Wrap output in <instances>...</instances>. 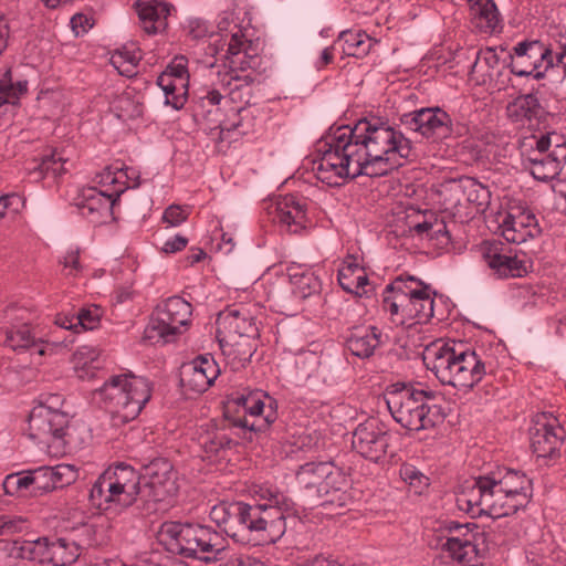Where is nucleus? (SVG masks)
Returning <instances> with one entry per match:
<instances>
[{
	"instance_id": "c9c22d12",
	"label": "nucleus",
	"mask_w": 566,
	"mask_h": 566,
	"mask_svg": "<svg viewBox=\"0 0 566 566\" xmlns=\"http://www.w3.org/2000/svg\"><path fill=\"white\" fill-rule=\"evenodd\" d=\"M542 113L538 98L533 94L520 95L506 106L507 118L520 127L532 126Z\"/></svg>"
},
{
	"instance_id": "f704fd0d",
	"label": "nucleus",
	"mask_w": 566,
	"mask_h": 566,
	"mask_svg": "<svg viewBox=\"0 0 566 566\" xmlns=\"http://www.w3.org/2000/svg\"><path fill=\"white\" fill-rule=\"evenodd\" d=\"M286 274L291 291L295 297L304 300L318 293L321 290V281L311 268L292 264L287 266Z\"/></svg>"
},
{
	"instance_id": "4c0bfd02",
	"label": "nucleus",
	"mask_w": 566,
	"mask_h": 566,
	"mask_svg": "<svg viewBox=\"0 0 566 566\" xmlns=\"http://www.w3.org/2000/svg\"><path fill=\"white\" fill-rule=\"evenodd\" d=\"M87 427L84 423L70 422L67 419L66 426L55 436V444L52 450L53 455L63 454L66 451H76L81 449L88 437Z\"/></svg>"
},
{
	"instance_id": "20e7f679",
	"label": "nucleus",
	"mask_w": 566,
	"mask_h": 566,
	"mask_svg": "<svg viewBox=\"0 0 566 566\" xmlns=\"http://www.w3.org/2000/svg\"><path fill=\"white\" fill-rule=\"evenodd\" d=\"M532 497V481L521 471L497 468L468 482L455 496L458 509L472 517L500 518L524 509Z\"/></svg>"
},
{
	"instance_id": "a211bd4d",
	"label": "nucleus",
	"mask_w": 566,
	"mask_h": 566,
	"mask_svg": "<svg viewBox=\"0 0 566 566\" xmlns=\"http://www.w3.org/2000/svg\"><path fill=\"white\" fill-rule=\"evenodd\" d=\"M511 72L517 76L539 80L555 65L552 50L539 41L521 42L511 56Z\"/></svg>"
},
{
	"instance_id": "de8ad7c7",
	"label": "nucleus",
	"mask_w": 566,
	"mask_h": 566,
	"mask_svg": "<svg viewBox=\"0 0 566 566\" xmlns=\"http://www.w3.org/2000/svg\"><path fill=\"white\" fill-rule=\"evenodd\" d=\"M463 193L478 211H484L490 203L491 193L489 189L475 179H465L462 184Z\"/></svg>"
},
{
	"instance_id": "4d7b16f0",
	"label": "nucleus",
	"mask_w": 566,
	"mask_h": 566,
	"mask_svg": "<svg viewBox=\"0 0 566 566\" xmlns=\"http://www.w3.org/2000/svg\"><path fill=\"white\" fill-rule=\"evenodd\" d=\"M24 526V520L14 515H0V536H9L21 532Z\"/></svg>"
},
{
	"instance_id": "aec40b11",
	"label": "nucleus",
	"mask_w": 566,
	"mask_h": 566,
	"mask_svg": "<svg viewBox=\"0 0 566 566\" xmlns=\"http://www.w3.org/2000/svg\"><path fill=\"white\" fill-rule=\"evenodd\" d=\"M66 422V413L45 405L35 406L29 416V437L38 444L45 447L48 453L52 454L55 436L60 434Z\"/></svg>"
},
{
	"instance_id": "423d86ee",
	"label": "nucleus",
	"mask_w": 566,
	"mask_h": 566,
	"mask_svg": "<svg viewBox=\"0 0 566 566\" xmlns=\"http://www.w3.org/2000/svg\"><path fill=\"white\" fill-rule=\"evenodd\" d=\"M429 548L441 557L463 566H480L486 552L484 532L475 524H459L455 521H431L424 530Z\"/></svg>"
},
{
	"instance_id": "9d476101",
	"label": "nucleus",
	"mask_w": 566,
	"mask_h": 566,
	"mask_svg": "<svg viewBox=\"0 0 566 566\" xmlns=\"http://www.w3.org/2000/svg\"><path fill=\"white\" fill-rule=\"evenodd\" d=\"M281 525L277 511L239 501L230 502L222 530L237 543L256 546L277 542Z\"/></svg>"
},
{
	"instance_id": "f8f14e48",
	"label": "nucleus",
	"mask_w": 566,
	"mask_h": 566,
	"mask_svg": "<svg viewBox=\"0 0 566 566\" xmlns=\"http://www.w3.org/2000/svg\"><path fill=\"white\" fill-rule=\"evenodd\" d=\"M95 397L115 421L125 423L134 420L151 398L150 382L133 374L111 376Z\"/></svg>"
},
{
	"instance_id": "6e6d98bb",
	"label": "nucleus",
	"mask_w": 566,
	"mask_h": 566,
	"mask_svg": "<svg viewBox=\"0 0 566 566\" xmlns=\"http://www.w3.org/2000/svg\"><path fill=\"white\" fill-rule=\"evenodd\" d=\"M64 164L65 160L63 157L56 151H53L42 157L36 169L40 175H48L51 172L52 175L57 176L65 171Z\"/></svg>"
},
{
	"instance_id": "c03bdc74",
	"label": "nucleus",
	"mask_w": 566,
	"mask_h": 566,
	"mask_svg": "<svg viewBox=\"0 0 566 566\" xmlns=\"http://www.w3.org/2000/svg\"><path fill=\"white\" fill-rule=\"evenodd\" d=\"M80 546L67 538H52L50 564L66 566L73 564L80 556Z\"/></svg>"
},
{
	"instance_id": "b1692460",
	"label": "nucleus",
	"mask_w": 566,
	"mask_h": 566,
	"mask_svg": "<svg viewBox=\"0 0 566 566\" xmlns=\"http://www.w3.org/2000/svg\"><path fill=\"white\" fill-rule=\"evenodd\" d=\"M502 235L507 242L521 244L541 233L536 216L528 209H515L503 219Z\"/></svg>"
},
{
	"instance_id": "864d4df0",
	"label": "nucleus",
	"mask_w": 566,
	"mask_h": 566,
	"mask_svg": "<svg viewBox=\"0 0 566 566\" xmlns=\"http://www.w3.org/2000/svg\"><path fill=\"white\" fill-rule=\"evenodd\" d=\"M49 473L54 484V490L69 485L77 479V471L72 464L61 463L49 467Z\"/></svg>"
},
{
	"instance_id": "5fc2aeb1",
	"label": "nucleus",
	"mask_w": 566,
	"mask_h": 566,
	"mask_svg": "<svg viewBox=\"0 0 566 566\" xmlns=\"http://www.w3.org/2000/svg\"><path fill=\"white\" fill-rule=\"evenodd\" d=\"M77 324L80 331L82 329H95L103 316V310L97 305H87L81 308L77 313Z\"/></svg>"
},
{
	"instance_id": "774afa93",
	"label": "nucleus",
	"mask_w": 566,
	"mask_h": 566,
	"mask_svg": "<svg viewBox=\"0 0 566 566\" xmlns=\"http://www.w3.org/2000/svg\"><path fill=\"white\" fill-rule=\"evenodd\" d=\"M71 27L77 35L85 33L92 27L91 19L81 13L74 14L71 19Z\"/></svg>"
},
{
	"instance_id": "37998d69",
	"label": "nucleus",
	"mask_w": 566,
	"mask_h": 566,
	"mask_svg": "<svg viewBox=\"0 0 566 566\" xmlns=\"http://www.w3.org/2000/svg\"><path fill=\"white\" fill-rule=\"evenodd\" d=\"M140 57V51L134 45H130L116 50L111 55L109 61L118 74L126 77H132L137 73L136 69Z\"/></svg>"
},
{
	"instance_id": "9b49d317",
	"label": "nucleus",
	"mask_w": 566,
	"mask_h": 566,
	"mask_svg": "<svg viewBox=\"0 0 566 566\" xmlns=\"http://www.w3.org/2000/svg\"><path fill=\"white\" fill-rule=\"evenodd\" d=\"M160 539L169 552L206 563L221 559L226 549L223 536L201 524L166 522Z\"/></svg>"
},
{
	"instance_id": "cd10ccee",
	"label": "nucleus",
	"mask_w": 566,
	"mask_h": 566,
	"mask_svg": "<svg viewBox=\"0 0 566 566\" xmlns=\"http://www.w3.org/2000/svg\"><path fill=\"white\" fill-rule=\"evenodd\" d=\"M140 25L147 34H157L167 28V19L175 8L164 0H137Z\"/></svg>"
},
{
	"instance_id": "680f3d73",
	"label": "nucleus",
	"mask_w": 566,
	"mask_h": 566,
	"mask_svg": "<svg viewBox=\"0 0 566 566\" xmlns=\"http://www.w3.org/2000/svg\"><path fill=\"white\" fill-rule=\"evenodd\" d=\"M1 206L3 207V217L7 211L18 212L23 207V201L19 195H0Z\"/></svg>"
},
{
	"instance_id": "c756f323",
	"label": "nucleus",
	"mask_w": 566,
	"mask_h": 566,
	"mask_svg": "<svg viewBox=\"0 0 566 566\" xmlns=\"http://www.w3.org/2000/svg\"><path fill=\"white\" fill-rule=\"evenodd\" d=\"M349 481L347 476L333 464L331 474L325 476L318 488L317 495L323 500L322 505L345 506L352 496L348 492Z\"/></svg>"
},
{
	"instance_id": "7c9ffc66",
	"label": "nucleus",
	"mask_w": 566,
	"mask_h": 566,
	"mask_svg": "<svg viewBox=\"0 0 566 566\" xmlns=\"http://www.w3.org/2000/svg\"><path fill=\"white\" fill-rule=\"evenodd\" d=\"M254 492L260 497V500L264 502L251 504V506H260L266 511H277L280 521L282 523L281 526H283V530L281 531L282 537L286 532V520L289 517L294 516V503L290 497H287L284 493L280 492L277 488L273 485H258Z\"/></svg>"
},
{
	"instance_id": "0e129e2a",
	"label": "nucleus",
	"mask_w": 566,
	"mask_h": 566,
	"mask_svg": "<svg viewBox=\"0 0 566 566\" xmlns=\"http://www.w3.org/2000/svg\"><path fill=\"white\" fill-rule=\"evenodd\" d=\"M188 243V239L180 234L175 235L174 238L168 239L164 245L163 251L165 253H176L186 248Z\"/></svg>"
},
{
	"instance_id": "4be33fe9",
	"label": "nucleus",
	"mask_w": 566,
	"mask_h": 566,
	"mask_svg": "<svg viewBox=\"0 0 566 566\" xmlns=\"http://www.w3.org/2000/svg\"><path fill=\"white\" fill-rule=\"evenodd\" d=\"M390 436L382 423L370 418L359 423L353 432V449L367 460L378 462L387 452Z\"/></svg>"
},
{
	"instance_id": "3c124183",
	"label": "nucleus",
	"mask_w": 566,
	"mask_h": 566,
	"mask_svg": "<svg viewBox=\"0 0 566 566\" xmlns=\"http://www.w3.org/2000/svg\"><path fill=\"white\" fill-rule=\"evenodd\" d=\"M399 475L416 494H421L430 485V479L410 463H403L400 465Z\"/></svg>"
},
{
	"instance_id": "49530a36",
	"label": "nucleus",
	"mask_w": 566,
	"mask_h": 566,
	"mask_svg": "<svg viewBox=\"0 0 566 566\" xmlns=\"http://www.w3.org/2000/svg\"><path fill=\"white\" fill-rule=\"evenodd\" d=\"M111 108L115 112L118 118L124 120L139 117L143 114L142 104L134 99L133 92L129 90H126L116 96L111 102Z\"/></svg>"
},
{
	"instance_id": "bb28decb",
	"label": "nucleus",
	"mask_w": 566,
	"mask_h": 566,
	"mask_svg": "<svg viewBox=\"0 0 566 566\" xmlns=\"http://www.w3.org/2000/svg\"><path fill=\"white\" fill-rule=\"evenodd\" d=\"M219 332L237 335L239 338H254L259 328L254 317L247 306H231L220 312L217 318Z\"/></svg>"
},
{
	"instance_id": "79ce46f5",
	"label": "nucleus",
	"mask_w": 566,
	"mask_h": 566,
	"mask_svg": "<svg viewBox=\"0 0 566 566\" xmlns=\"http://www.w3.org/2000/svg\"><path fill=\"white\" fill-rule=\"evenodd\" d=\"M333 470L332 462H308L303 464L296 472V480L305 489H316L321 486L325 476Z\"/></svg>"
},
{
	"instance_id": "ddd939ff",
	"label": "nucleus",
	"mask_w": 566,
	"mask_h": 566,
	"mask_svg": "<svg viewBox=\"0 0 566 566\" xmlns=\"http://www.w3.org/2000/svg\"><path fill=\"white\" fill-rule=\"evenodd\" d=\"M523 166L539 181L556 178L566 165V139L557 132L533 135L522 145Z\"/></svg>"
},
{
	"instance_id": "09e8293b",
	"label": "nucleus",
	"mask_w": 566,
	"mask_h": 566,
	"mask_svg": "<svg viewBox=\"0 0 566 566\" xmlns=\"http://www.w3.org/2000/svg\"><path fill=\"white\" fill-rule=\"evenodd\" d=\"M3 491L8 495H29L31 496V474L30 470L11 473L6 476L2 483Z\"/></svg>"
},
{
	"instance_id": "8fccbe9b",
	"label": "nucleus",
	"mask_w": 566,
	"mask_h": 566,
	"mask_svg": "<svg viewBox=\"0 0 566 566\" xmlns=\"http://www.w3.org/2000/svg\"><path fill=\"white\" fill-rule=\"evenodd\" d=\"M252 338H239L228 347L223 348V353L232 358L234 366H244L250 361L255 352V344Z\"/></svg>"
},
{
	"instance_id": "5701e85b",
	"label": "nucleus",
	"mask_w": 566,
	"mask_h": 566,
	"mask_svg": "<svg viewBox=\"0 0 566 566\" xmlns=\"http://www.w3.org/2000/svg\"><path fill=\"white\" fill-rule=\"evenodd\" d=\"M189 75L187 59L176 56L167 69L158 76L157 84L165 94V105L181 109L187 101Z\"/></svg>"
},
{
	"instance_id": "2eb2a0df",
	"label": "nucleus",
	"mask_w": 566,
	"mask_h": 566,
	"mask_svg": "<svg viewBox=\"0 0 566 566\" xmlns=\"http://www.w3.org/2000/svg\"><path fill=\"white\" fill-rule=\"evenodd\" d=\"M30 313L27 308L17 305L8 306L4 311L6 345L13 350L33 349L39 357L51 356L62 347L65 340L36 339L30 325Z\"/></svg>"
},
{
	"instance_id": "e433bc0d",
	"label": "nucleus",
	"mask_w": 566,
	"mask_h": 566,
	"mask_svg": "<svg viewBox=\"0 0 566 566\" xmlns=\"http://www.w3.org/2000/svg\"><path fill=\"white\" fill-rule=\"evenodd\" d=\"M381 332L376 326L356 328L347 339L348 350L360 358L370 357L381 343Z\"/></svg>"
},
{
	"instance_id": "58836bf2",
	"label": "nucleus",
	"mask_w": 566,
	"mask_h": 566,
	"mask_svg": "<svg viewBox=\"0 0 566 566\" xmlns=\"http://www.w3.org/2000/svg\"><path fill=\"white\" fill-rule=\"evenodd\" d=\"M335 42L344 55L355 57L367 55L373 45V39L361 30L342 31Z\"/></svg>"
},
{
	"instance_id": "412c9836",
	"label": "nucleus",
	"mask_w": 566,
	"mask_h": 566,
	"mask_svg": "<svg viewBox=\"0 0 566 566\" xmlns=\"http://www.w3.org/2000/svg\"><path fill=\"white\" fill-rule=\"evenodd\" d=\"M402 124L432 142L448 138L452 133L450 115L440 107H423L403 114Z\"/></svg>"
},
{
	"instance_id": "1a4fd4ad",
	"label": "nucleus",
	"mask_w": 566,
	"mask_h": 566,
	"mask_svg": "<svg viewBox=\"0 0 566 566\" xmlns=\"http://www.w3.org/2000/svg\"><path fill=\"white\" fill-rule=\"evenodd\" d=\"M432 289L413 276H398L382 293V308L396 326L427 323L434 311Z\"/></svg>"
},
{
	"instance_id": "f3484780",
	"label": "nucleus",
	"mask_w": 566,
	"mask_h": 566,
	"mask_svg": "<svg viewBox=\"0 0 566 566\" xmlns=\"http://www.w3.org/2000/svg\"><path fill=\"white\" fill-rule=\"evenodd\" d=\"M481 254L499 277H522L532 269V261L524 252L513 250L502 242H484Z\"/></svg>"
},
{
	"instance_id": "f03ea898",
	"label": "nucleus",
	"mask_w": 566,
	"mask_h": 566,
	"mask_svg": "<svg viewBox=\"0 0 566 566\" xmlns=\"http://www.w3.org/2000/svg\"><path fill=\"white\" fill-rule=\"evenodd\" d=\"M208 50L223 70L217 73L219 88L200 96L202 106H226L237 98V92L249 87L265 71L260 39H251L247 29L226 19L218 23V33L211 35Z\"/></svg>"
},
{
	"instance_id": "dca6fc26",
	"label": "nucleus",
	"mask_w": 566,
	"mask_h": 566,
	"mask_svg": "<svg viewBox=\"0 0 566 566\" xmlns=\"http://www.w3.org/2000/svg\"><path fill=\"white\" fill-rule=\"evenodd\" d=\"M237 407L233 426L250 431H264L277 418V403L262 390H243L232 398Z\"/></svg>"
},
{
	"instance_id": "69168bd1",
	"label": "nucleus",
	"mask_w": 566,
	"mask_h": 566,
	"mask_svg": "<svg viewBox=\"0 0 566 566\" xmlns=\"http://www.w3.org/2000/svg\"><path fill=\"white\" fill-rule=\"evenodd\" d=\"M76 322H77L76 314H72V315L60 314L55 318V325L57 327L78 333L80 328H78V324Z\"/></svg>"
},
{
	"instance_id": "c85d7f7f",
	"label": "nucleus",
	"mask_w": 566,
	"mask_h": 566,
	"mask_svg": "<svg viewBox=\"0 0 566 566\" xmlns=\"http://www.w3.org/2000/svg\"><path fill=\"white\" fill-rule=\"evenodd\" d=\"M337 279L344 291L359 297L367 295L371 290L366 270L353 255H348L344 259L338 269Z\"/></svg>"
},
{
	"instance_id": "13d9d810",
	"label": "nucleus",
	"mask_w": 566,
	"mask_h": 566,
	"mask_svg": "<svg viewBox=\"0 0 566 566\" xmlns=\"http://www.w3.org/2000/svg\"><path fill=\"white\" fill-rule=\"evenodd\" d=\"M188 211L179 206H169L163 214V220L170 227H178L188 218Z\"/></svg>"
},
{
	"instance_id": "7ed1b4c3",
	"label": "nucleus",
	"mask_w": 566,
	"mask_h": 566,
	"mask_svg": "<svg viewBox=\"0 0 566 566\" xmlns=\"http://www.w3.org/2000/svg\"><path fill=\"white\" fill-rule=\"evenodd\" d=\"M177 493L172 465L163 459L146 467L145 484L140 474L129 464L116 463L107 468L90 491L92 505L101 511L120 512L134 504L142 494L147 501L165 502Z\"/></svg>"
},
{
	"instance_id": "052dcab7",
	"label": "nucleus",
	"mask_w": 566,
	"mask_h": 566,
	"mask_svg": "<svg viewBox=\"0 0 566 566\" xmlns=\"http://www.w3.org/2000/svg\"><path fill=\"white\" fill-rule=\"evenodd\" d=\"M231 111V116L232 118H226L223 120H220L219 123V127L221 129L222 133L224 132H234V130H239V133H244L243 130H240V123L235 120V117H238L241 112H243L244 109L242 107H231L230 108Z\"/></svg>"
},
{
	"instance_id": "393cba45",
	"label": "nucleus",
	"mask_w": 566,
	"mask_h": 566,
	"mask_svg": "<svg viewBox=\"0 0 566 566\" xmlns=\"http://www.w3.org/2000/svg\"><path fill=\"white\" fill-rule=\"evenodd\" d=\"M219 374L220 368L211 356H199L182 366L181 382L195 392H203L213 384Z\"/></svg>"
},
{
	"instance_id": "bf43d9fd",
	"label": "nucleus",
	"mask_w": 566,
	"mask_h": 566,
	"mask_svg": "<svg viewBox=\"0 0 566 566\" xmlns=\"http://www.w3.org/2000/svg\"><path fill=\"white\" fill-rule=\"evenodd\" d=\"M64 270L66 271L67 275H76L80 270V261H78V251L77 250H70L65 253L62 260Z\"/></svg>"
},
{
	"instance_id": "f257e3e1",
	"label": "nucleus",
	"mask_w": 566,
	"mask_h": 566,
	"mask_svg": "<svg viewBox=\"0 0 566 566\" xmlns=\"http://www.w3.org/2000/svg\"><path fill=\"white\" fill-rule=\"evenodd\" d=\"M415 157L412 143L388 120L364 118L322 137L312 155L315 177L332 187L360 175L384 176Z\"/></svg>"
},
{
	"instance_id": "4468645a",
	"label": "nucleus",
	"mask_w": 566,
	"mask_h": 566,
	"mask_svg": "<svg viewBox=\"0 0 566 566\" xmlns=\"http://www.w3.org/2000/svg\"><path fill=\"white\" fill-rule=\"evenodd\" d=\"M192 306L180 296H171L155 308L144 331V338L150 343L175 342L190 325Z\"/></svg>"
},
{
	"instance_id": "473e14b6",
	"label": "nucleus",
	"mask_w": 566,
	"mask_h": 566,
	"mask_svg": "<svg viewBox=\"0 0 566 566\" xmlns=\"http://www.w3.org/2000/svg\"><path fill=\"white\" fill-rule=\"evenodd\" d=\"M103 364L102 352L94 346H80L71 357L73 374L81 380L93 379L102 369Z\"/></svg>"
},
{
	"instance_id": "e2e57ef3",
	"label": "nucleus",
	"mask_w": 566,
	"mask_h": 566,
	"mask_svg": "<svg viewBox=\"0 0 566 566\" xmlns=\"http://www.w3.org/2000/svg\"><path fill=\"white\" fill-rule=\"evenodd\" d=\"M230 502H220L213 505L210 510L209 516L219 527L223 528L227 512L229 510Z\"/></svg>"
},
{
	"instance_id": "603ef678",
	"label": "nucleus",
	"mask_w": 566,
	"mask_h": 566,
	"mask_svg": "<svg viewBox=\"0 0 566 566\" xmlns=\"http://www.w3.org/2000/svg\"><path fill=\"white\" fill-rule=\"evenodd\" d=\"M31 496H42L54 491V484L49 473V467H39L30 470Z\"/></svg>"
},
{
	"instance_id": "6ab92c4d",
	"label": "nucleus",
	"mask_w": 566,
	"mask_h": 566,
	"mask_svg": "<svg viewBox=\"0 0 566 566\" xmlns=\"http://www.w3.org/2000/svg\"><path fill=\"white\" fill-rule=\"evenodd\" d=\"M530 440L533 452L538 458L554 459L559 454L564 440V429L551 412L534 416L530 428Z\"/></svg>"
},
{
	"instance_id": "39448f33",
	"label": "nucleus",
	"mask_w": 566,
	"mask_h": 566,
	"mask_svg": "<svg viewBox=\"0 0 566 566\" xmlns=\"http://www.w3.org/2000/svg\"><path fill=\"white\" fill-rule=\"evenodd\" d=\"M426 367L442 385L468 392L485 376L493 374L495 365L482 349L459 344L434 343L426 347L422 356Z\"/></svg>"
},
{
	"instance_id": "2f4dec72",
	"label": "nucleus",
	"mask_w": 566,
	"mask_h": 566,
	"mask_svg": "<svg viewBox=\"0 0 566 566\" xmlns=\"http://www.w3.org/2000/svg\"><path fill=\"white\" fill-rule=\"evenodd\" d=\"M406 226L421 238L437 240L439 244H447L450 240L446 224L441 221L430 222L426 213L410 206L405 210Z\"/></svg>"
},
{
	"instance_id": "a19ab883",
	"label": "nucleus",
	"mask_w": 566,
	"mask_h": 566,
	"mask_svg": "<svg viewBox=\"0 0 566 566\" xmlns=\"http://www.w3.org/2000/svg\"><path fill=\"white\" fill-rule=\"evenodd\" d=\"M230 442L224 431L213 427L201 430L198 434V446L203 452L202 458L209 461H213V458L218 457Z\"/></svg>"
},
{
	"instance_id": "6e6552de",
	"label": "nucleus",
	"mask_w": 566,
	"mask_h": 566,
	"mask_svg": "<svg viewBox=\"0 0 566 566\" xmlns=\"http://www.w3.org/2000/svg\"><path fill=\"white\" fill-rule=\"evenodd\" d=\"M97 186L80 190L74 198L78 213L91 223L104 222L119 196L129 188L139 186V175L132 167L115 165L106 167L95 176Z\"/></svg>"
},
{
	"instance_id": "338daca9",
	"label": "nucleus",
	"mask_w": 566,
	"mask_h": 566,
	"mask_svg": "<svg viewBox=\"0 0 566 566\" xmlns=\"http://www.w3.org/2000/svg\"><path fill=\"white\" fill-rule=\"evenodd\" d=\"M338 49V45L336 42L333 43L331 46H326L319 54V57L314 63V66L316 70H322L326 65L333 62L334 60V52Z\"/></svg>"
},
{
	"instance_id": "72a5a7b5",
	"label": "nucleus",
	"mask_w": 566,
	"mask_h": 566,
	"mask_svg": "<svg viewBox=\"0 0 566 566\" xmlns=\"http://www.w3.org/2000/svg\"><path fill=\"white\" fill-rule=\"evenodd\" d=\"M501 57L495 49H481L471 67V77L478 84L492 85L497 76L501 75Z\"/></svg>"
},
{
	"instance_id": "a18cd8bd",
	"label": "nucleus",
	"mask_w": 566,
	"mask_h": 566,
	"mask_svg": "<svg viewBox=\"0 0 566 566\" xmlns=\"http://www.w3.org/2000/svg\"><path fill=\"white\" fill-rule=\"evenodd\" d=\"M52 538L40 537L34 541H24L18 547L21 558L35 560L39 563H49L51 555Z\"/></svg>"
},
{
	"instance_id": "0eeeda50",
	"label": "nucleus",
	"mask_w": 566,
	"mask_h": 566,
	"mask_svg": "<svg viewBox=\"0 0 566 566\" xmlns=\"http://www.w3.org/2000/svg\"><path fill=\"white\" fill-rule=\"evenodd\" d=\"M384 397L392 419L406 430H430L444 419L442 407L433 402L434 392L413 384L395 382Z\"/></svg>"
},
{
	"instance_id": "ea45409f",
	"label": "nucleus",
	"mask_w": 566,
	"mask_h": 566,
	"mask_svg": "<svg viewBox=\"0 0 566 566\" xmlns=\"http://www.w3.org/2000/svg\"><path fill=\"white\" fill-rule=\"evenodd\" d=\"M470 11L483 32H493L500 24V13L493 0H470Z\"/></svg>"
},
{
	"instance_id": "a878e982",
	"label": "nucleus",
	"mask_w": 566,
	"mask_h": 566,
	"mask_svg": "<svg viewBox=\"0 0 566 566\" xmlns=\"http://www.w3.org/2000/svg\"><path fill=\"white\" fill-rule=\"evenodd\" d=\"M274 220L291 233H301L311 226L306 214V201L294 195L280 198L274 206Z\"/></svg>"
}]
</instances>
